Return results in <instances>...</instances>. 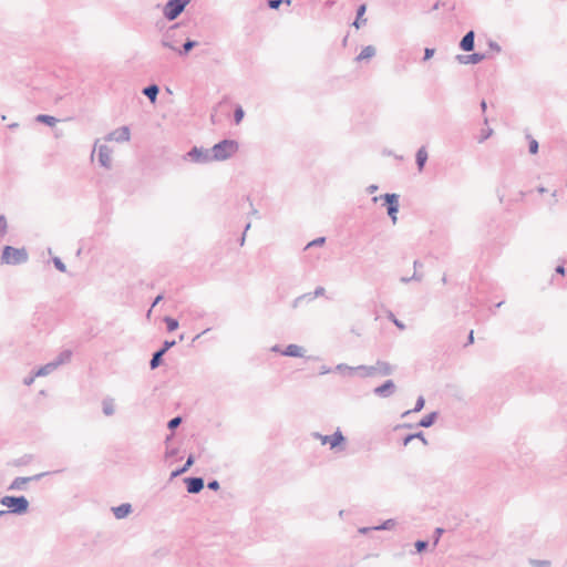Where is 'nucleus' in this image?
Masks as SVG:
<instances>
[{"label": "nucleus", "mask_w": 567, "mask_h": 567, "mask_svg": "<svg viewBox=\"0 0 567 567\" xmlns=\"http://www.w3.org/2000/svg\"><path fill=\"white\" fill-rule=\"evenodd\" d=\"M238 148L239 145L235 140H223L210 148L212 158L217 162L226 161L235 155Z\"/></svg>", "instance_id": "nucleus-1"}, {"label": "nucleus", "mask_w": 567, "mask_h": 567, "mask_svg": "<svg viewBox=\"0 0 567 567\" xmlns=\"http://www.w3.org/2000/svg\"><path fill=\"white\" fill-rule=\"evenodd\" d=\"M394 371V368L385 362V361H377L374 365H358L355 367V372L360 374L362 378L382 375L388 377L391 375Z\"/></svg>", "instance_id": "nucleus-2"}, {"label": "nucleus", "mask_w": 567, "mask_h": 567, "mask_svg": "<svg viewBox=\"0 0 567 567\" xmlns=\"http://www.w3.org/2000/svg\"><path fill=\"white\" fill-rule=\"evenodd\" d=\"M29 259L25 248H16L12 246H4L1 255V264L4 265H22Z\"/></svg>", "instance_id": "nucleus-3"}, {"label": "nucleus", "mask_w": 567, "mask_h": 567, "mask_svg": "<svg viewBox=\"0 0 567 567\" xmlns=\"http://www.w3.org/2000/svg\"><path fill=\"white\" fill-rule=\"evenodd\" d=\"M0 503L9 508V513L18 515L27 513L29 508V501L24 496H3Z\"/></svg>", "instance_id": "nucleus-4"}, {"label": "nucleus", "mask_w": 567, "mask_h": 567, "mask_svg": "<svg viewBox=\"0 0 567 567\" xmlns=\"http://www.w3.org/2000/svg\"><path fill=\"white\" fill-rule=\"evenodd\" d=\"M188 0H168L163 9V14L168 21L175 20L186 8Z\"/></svg>", "instance_id": "nucleus-5"}, {"label": "nucleus", "mask_w": 567, "mask_h": 567, "mask_svg": "<svg viewBox=\"0 0 567 567\" xmlns=\"http://www.w3.org/2000/svg\"><path fill=\"white\" fill-rule=\"evenodd\" d=\"M380 198H383L386 205L388 215L391 218L392 223L395 224L398 220L396 214L399 212V195L398 194H384L380 197H373V202H378Z\"/></svg>", "instance_id": "nucleus-6"}, {"label": "nucleus", "mask_w": 567, "mask_h": 567, "mask_svg": "<svg viewBox=\"0 0 567 567\" xmlns=\"http://www.w3.org/2000/svg\"><path fill=\"white\" fill-rule=\"evenodd\" d=\"M185 157L194 163H199V164H206V163L213 162L212 150L197 147V146L192 147L186 153Z\"/></svg>", "instance_id": "nucleus-7"}, {"label": "nucleus", "mask_w": 567, "mask_h": 567, "mask_svg": "<svg viewBox=\"0 0 567 567\" xmlns=\"http://www.w3.org/2000/svg\"><path fill=\"white\" fill-rule=\"evenodd\" d=\"M312 437L319 440L322 445L329 444L331 450L338 447L346 441V437L339 429L332 435H322L319 432H313Z\"/></svg>", "instance_id": "nucleus-8"}, {"label": "nucleus", "mask_w": 567, "mask_h": 567, "mask_svg": "<svg viewBox=\"0 0 567 567\" xmlns=\"http://www.w3.org/2000/svg\"><path fill=\"white\" fill-rule=\"evenodd\" d=\"M48 473H39V474H35L33 476H28V477H23V476H20V477H16L12 483L10 484L9 486V491H22V489H25V485L31 482V481H39L41 480L43 476H45Z\"/></svg>", "instance_id": "nucleus-9"}, {"label": "nucleus", "mask_w": 567, "mask_h": 567, "mask_svg": "<svg viewBox=\"0 0 567 567\" xmlns=\"http://www.w3.org/2000/svg\"><path fill=\"white\" fill-rule=\"evenodd\" d=\"M97 157L101 166L111 168L112 165V150L107 145L97 146Z\"/></svg>", "instance_id": "nucleus-10"}, {"label": "nucleus", "mask_w": 567, "mask_h": 567, "mask_svg": "<svg viewBox=\"0 0 567 567\" xmlns=\"http://www.w3.org/2000/svg\"><path fill=\"white\" fill-rule=\"evenodd\" d=\"M395 389V383L392 380H386L383 384L374 388L373 393L379 398H390Z\"/></svg>", "instance_id": "nucleus-11"}, {"label": "nucleus", "mask_w": 567, "mask_h": 567, "mask_svg": "<svg viewBox=\"0 0 567 567\" xmlns=\"http://www.w3.org/2000/svg\"><path fill=\"white\" fill-rule=\"evenodd\" d=\"M326 292V289L322 287V286H319L315 289L313 292H309V293H303L299 297H297L293 301H292V308H298L300 302L303 301V300H307V301H312L315 300L316 298L318 297H321L323 296Z\"/></svg>", "instance_id": "nucleus-12"}, {"label": "nucleus", "mask_w": 567, "mask_h": 567, "mask_svg": "<svg viewBox=\"0 0 567 567\" xmlns=\"http://www.w3.org/2000/svg\"><path fill=\"white\" fill-rule=\"evenodd\" d=\"M131 133L127 126H122L109 133L106 141L126 142L130 140Z\"/></svg>", "instance_id": "nucleus-13"}, {"label": "nucleus", "mask_w": 567, "mask_h": 567, "mask_svg": "<svg viewBox=\"0 0 567 567\" xmlns=\"http://www.w3.org/2000/svg\"><path fill=\"white\" fill-rule=\"evenodd\" d=\"M184 482L189 494H197L204 488V480L202 477H186Z\"/></svg>", "instance_id": "nucleus-14"}, {"label": "nucleus", "mask_w": 567, "mask_h": 567, "mask_svg": "<svg viewBox=\"0 0 567 567\" xmlns=\"http://www.w3.org/2000/svg\"><path fill=\"white\" fill-rule=\"evenodd\" d=\"M475 48V32L470 30L460 41V49L465 52H471Z\"/></svg>", "instance_id": "nucleus-15"}, {"label": "nucleus", "mask_w": 567, "mask_h": 567, "mask_svg": "<svg viewBox=\"0 0 567 567\" xmlns=\"http://www.w3.org/2000/svg\"><path fill=\"white\" fill-rule=\"evenodd\" d=\"M485 58H486V55L484 53H478V52L467 54V55L458 54L456 56L457 61L462 64H477V63L482 62Z\"/></svg>", "instance_id": "nucleus-16"}, {"label": "nucleus", "mask_w": 567, "mask_h": 567, "mask_svg": "<svg viewBox=\"0 0 567 567\" xmlns=\"http://www.w3.org/2000/svg\"><path fill=\"white\" fill-rule=\"evenodd\" d=\"M112 512L117 519L125 518L131 512L132 506L128 503L121 504L120 506L113 507Z\"/></svg>", "instance_id": "nucleus-17"}, {"label": "nucleus", "mask_w": 567, "mask_h": 567, "mask_svg": "<svg viewBox=\"0 0 567 567\" xmlns=\"http://www.w3.org/2000/svg\"><path fill=\"white\" fill-rule=\"evenodd\" d=\"M427 152H426V148L425 146H422L417 150L416 152V155H415V161H416V165H417V169L421 172L423 171L424 168V165L427 161Z\"/></svg>", "instance_id": "nucleus-18"}, {"label": "nucleus", "mask_w": 567, "mask_h": 567, "mask_svg": "<svg viewBox=\"0 0 567 567\" xmlns=\"http://www.w3.org/2000/svg\"><path fill=\"white\" fill-rule=\"evenodd\" d=\"M282 354L287 357L300 358L303 357V349L298 344H289L285 351H282Z\"/></svg>", "instance_id": "nucleus-19"}, {"label": "nucleus", "mask_w": 567, "mask_h": 567, "mask_svg": "<svg viewBox=\"0 0 567 567\" xmlns=\"http://www.w3.org/2000/svg\"><path fill=\"white\" fill-rule=\"evenodd\" d=\"M194 462H195L194 455H192V454L188 455L185 464L182 465L181 468H177V470L172 472L171 478H175V477L182 475L183 473L187 472L189 470V467L194 464Z\"/></svg>", "instance_id": "nucleus-20"}, {"label": "nucleus", "mask_w": 567, "mask_h": 567, "mask_svg": "<svg viewBox=\"0 0 567 567\" xmlns=\"http://www.w3.org/2000/svg\"><path fill=\"white\" fill-rule=\"evenodd\" d=\"M159 93V87L156 84H151L143 89V94L148 97V100L154 103Z\"/></svg>", "instance_id": "nucleus-21"}, {"label": "nucleus", "mask_w": 567, "mask_h": 567, "mask_svg": "<svg viewBox=\"0 0 567 567\" xmlns=\"http://www.w3.org/2000/svg\"><path fill=\"white\" fill-rule=\"evenodd\" d=\"M72 358V351L66 349L59 353V355L53 360V362L56 364V368H59L62 364L69 363Z\"/></svg>", "instance_id": "nucleus-22"}, {"label": "nucleus", "mask_w": 567, "mask_h": 567, "mask_svg": "<svg viewBox=\"0 0 567 567\" xmlns=\"http://www.w3.org/2000/svg\"><path fill=\"white\" fill-rule=\"evenodd\" d=\"M365 10H367V6L365 4H361L359 6L358 10H357V18L353 22V25L359 29L362 24H365L367 23V19L363 18L364 13H365Z\"/></svg>", "instance_id": "nucleus-23"}, {"label": "nucleus", "mask_w": 567, "mask_h": 567, "mask_svg": "<svg viewBox=\"0 0 567 567\" xmlns=\"http://www.w3.org/2000/svg\"><path fill=\"white\" fill-rule=\"evenodd\" d=\"M436 419H437V412H431L421 419V421L417 423V426L430 427L434 424Z\"/></svg>", "instance_id": "nucleus-24"}, {"label": "nucleus", "mask_w": 567, "mask_h": 567, "mask_svg": "<svg viewBox=\"0 0 567 567\" xmlns=\"http://www.w3.org/2000/svg\"><path fill=\"white\" fill-rule=\"evenodd\" d=\"M374 55H375V48L373 45H367L361 50V52L359 53V55L357 56L355 60L362 61V60L370 59Z\"/></svg>", "instance_id": "nucleus-25"}, {"label": "nucleus", "mask_w": 567, "mask_h": 567, "mask_svg": "<svg viewBox=\"0 0 567 567\" xmlns=\"http://www.w3.org/2000/svg\"><path fill=\"white\" fill-rule=\"evenodd\" d=\"M56 364L51 361L47 364H44L43 367H41L37 372H35V377H45L50 373H52L54 370H56Z\"/></svg>", "instance_id": "nucleus-26"}, {"label": "nucleus", "mask_w": 567, "mask_h": 567, "mask_svg": "<svg viewBox=\"0 0 567 567\" xmlns=\"http://www.w3.org/2000/svg\"><path fill=\"white\" fill-rule=\"evenodd\" d=\"M164 354L165 353L163 351H161V350H157V351H155L153 353L152 359L150 361V368L152 370H154V369H156V368H158L161 365L162 359H163Z\"/></svg>", "instance_id": "nucleus-27"}, {"label": "nucleus", "mask_w": 567, "mask_h": 567, "mask_svg": "<svg viewBox=\"0 0 567 567\" xmlns=\"http://www.w3.org/2000/svg\"><path fill=\"white\" fill-rule=\"evenodd\" d=\"M102 410L106 416L113 415L115 412L113 399H104L102 402Z\"/></svg>", "instance_id": "nucleus-28"}, {"label": "nucleus", "mask_w": 567, "mask_h": 567, "mask_svg": "<svg viewBox=\"0 0 567 567\" xmlns=\"http://www.w3.org/2000/svg\"><path fill=\"white\" fill-rule=\"evenodd\" d=\"M162 45L164 48H167V49H171L173 51H178V49L176 48L173 39H172V35L169 34V32H166L161 41Z\"/></svg>", "instance_id": "nucleus-29"}, {"label": "nucleus", "mask_w": 567, "mask_h": 567, "mask_svg": "<svg viewBox=\"0 0 567 567\" xmlns=\"http://www.w3.org/2000/svg\"><path fill=\"white\" fill-rule=\"evenodd\" d=\"M35 120H37V122L44 123L49 126H53L58 122V120L54 116L47 115V114H40L37 116Z\"/></svg>", "instance_id": "nucleus-30"}, {"label": "nucleus", "mask_w": 567, "mask_h": 567, "mask_svg": "<svg viewBox=\"0 0 567 567\" xmlns=\"http://www.w3.org/2000/svg\"><path fill=\"white\" fill-rule=\"evenodd\" d=\"M424 404H425V400L423 396H419L416 402H415V405L412 410H409V411H405L402 416H406L408 414L412 413V412H420L423 408H424Z\"/></svg>", "instance_id": "nucleus-31"}, {"label": "nucleus", "mask_w": 567, "mask_h": 567, "mask_svg": "<svg viewBox=\"0 0 567 567\" xmlns=\"http://www.w3.org/2000/svg\"><path fill=\"white\" fill-rule=\"evenodd\" d=\"M396 525V522L394 519H386L381 525L374 526V530H390Z\"/></svg>", "instance_id": "nucleus-32"}, {"label": "nucleus", "mask_w": 567, "mask_h": 567, "mask_svg": "<svg viewBox=\"0 0 567 567\" xmlns=\"http://www.w3.org/2000/svg\"><path fill=\"white\" fill-rule=\"evenodd\" d=\"M197 45V42L194 41V40H187L184 44H183V49L182 50H178L177 52L179 54H187L192 49H194L195 47Z\"/></svg>", "instance_id": "nucleus-33"}, {"label": "nucleus", "mask_w": 567, "mask_h": 567, "mask_svg": "<svg viewBox=\"0 0 567 567\" xmlns=\"http://www.w3.org/2000/svg\"><path fill=\"white\" fill-rule=\"evenodd\" d=\"M529 565L532 567H550L551 561L548 559H529Z\"/></svg>", "instance_id": "nucleus-34"}, {"label": "nucleus", "mask_w": 567, "mask_h": 567, "mask_svg": "<svg viewBox=\"0 0 567 567\" xmlns=\"http://www.w3.org/2000/svg\"><path fill=\"white\" fill-rule=\"evenodd\" d=\"M164 322L166 323L167 330L169 332L175 331L178 328V321L172 317H165Z\"/></svg>", "instance_id": "nucleus-35"}, {"label": "nucleus", "mask_w": 567, "mask_h": 567, "mask_svg": "<svg viewBox=\"0 0 567 567\" xmlns=\"http://www.w3.org/2000/svg\"><path fill=\"white\" fill-rule=\"evenodd\" d=\"M245 112L240 105L236 106L234 111V121L236 124H239L244 118Z\"/></svg>", "instance_id": "nucleus-36"}, {"label": "nucleus", "mask_w": 567, "mask_h": 567, "mask_svg": "<svg viewBox=\"0 0 567 567\" xmlns=\"http://www.w3.org/2000/svg\"><path fill=\"white\" fill-rule=\"evenodd\" d=\"M182 423V417L181 416H175L173 419H171L167 423V426L169 430H175L177 429Z\"/></svg>", "instance_id": "nucleus-37"}, {"label": "nucleus", "mask_w": 567, "mask_h": 567, "mask_svg": "<svg viewBox=\"0 0 567 567\" xmlns=\"http://www.w3.org/2000/svg\"><path fill=\"white\" fill-rule=\"evenodd\" d=\"M32 460V456L31 455H24L18 460H16L13 462V465L14 466H22V465H27L30 461Z\"/></svg>", "instance_id": "nucleus-38"}, {"label": "nucleus", "mask_w": 567, "mask_h": 567, "mask_svg": "<svg viewBox=\"0 0 567 567\" xmlns=\"http://www.w3.org/2000/svg\"><path fill=\"white\" fill-rule=\"evenodd\" d=\"M388 318L400 329V330H404L405 329V324L400 321L392 312H389V316Z\"/></svg>", "instance_id": "nucleus-39"}, {"label": "nucleus", "mask_w": 567, "mask_h": 567, "mask_svg": "<svg viewBox=\"0 0 567 567\" xmlns=\"http://www.w3.org/2000/svg\"><path fill=\"white\" fill-rule=\"evenodd\" d=\"M7 228H8V223H7L6 216L0 215V237L6 235Z\"/></svg>", "instance_id": "nucleus-40"}, {"label": "nucleus", "mask_w": 567, "mask_h": 567, "mask_svg": "<svg viewBox=\"0 0 567 567\" xmlns=\"http://www.w3.org/2000/svg\"><path fill=\"white\" fill-rule=\"evenodd\" d=\"M414 546L417 553H422L427 548L429 543L426 540H416Z\"/></svg>", "instance_id": "nucleus-41"}, {"label": "nucleus", "mask_w": 567, "mask_h": 567, "mask_svg": "<svg viewBox=\"0 0 567 567\" xmlns=\"http://www.w3.org/2000/svg\"><path fill=\"white\" fill-rule=\"evenodd\" d=\"M53 264H54L55 268L58 270H60L61 272L66 271V267H65L64 262L59 257L53 258Z\"/></svg>", "instance_id": "nucleus-42"}, {"label": "nucleus", "mask_w": 567, "mask_h": 567, "mask_svg": "<svg viewBox=\"0 0 567 567\" xmlns=\"http://www.w3.org/2000/svg\"><path fill=\"white\" fill-rule=\"evenodd\" d=\"M326 241V238L324 237H318L316 239H313L312 241H310L307 246H306V249L310 248V247H316V246H321L323 245Z\"/></svg>", "instance_id": "nucleus-43"}, {"label": "nucleus", "mask_w": 567, "mask_h": 567, "mask_svg": "<svg viewBox=\"0 0 567 567\" xmlns=\"http://www.w3.org/2000/svg\"><path fill=\"white\" fill-rule=\"evenodd\" d=\"M176 344V341L175 340H165L163 342V346L162 348L159 349L161 351H163L164 353H166L171 348H173L174 346Z\"/></svg>", "instance_id": "nucleus-44"}, {"label": "nucleus", "mask_w": 567, "mask_h": 567, "mask_svg": "<svg viewBox=\"0 0 567 567\" xmlns=\"http://www.w3.org/2000/svg\"><path fill=\"white\" fill-rule=\"evenodd\" d=\"M528 148L529 153L536 154L538 152V142L536 140H530Z\"/></svg>", "instance_id": "nucleus-45"}, {"label": "nucleus", "mask_w": 567, "mask_h": 567, "mask_svg": "<svg viewBox=\"0 0 567 567\" xmlns=\"http://www.w3.org/2000/svg\"><path fill=\"white\" fill-rule=\"evenodd\" d=\"M434 53H435L434 49L425 48L423 60L426 61V60L431 59L434 55Z\"/></svg>", "instance_id": "nucleus-46"}, {"label": "nucleus", "mask_w": 567, "mask_h": 567, "mask_svg": "<svg viewBox=\"0 0 567 567\" xmlns=\"http://www.w3.org/2000/svg\"><path fill=\"white\" fill-rule=\"evenodd\" d=\"M282 2H284V0H269L268 7L270 9H278Z\"/></svg>", "instance_id": "nucleus-47"}, {"label": "nucleus", "mask_w": 567, "mask_h": 567, "mask_svg": "<svg viewBox=\"0 0 567 567\" xmlns=\"http://www.w3.org/2000/svg\"><path fill=\"white\" fill-rule=\"evenodd\" d=\"M207 487L212 491H217V489H219L220 485H219L218 481L214 480V481L208 482Z\"/></svg>", "instance_id": "nucleus-48"}, {"label": "nucleus", "mask_w": 567, "mask_h": 567, "mask_svg": "<svg viewBox=\"0 0 567 567\" xmlns=\"http://www.w3.org/2000/svg\"><path fill=\"white\" fill-rule=\"evenodd\" d=\"M492 134H493V130L492 128H488L487 131L483 132L482 135H481V138H480V143H482L485 140H487Z\"/></svg>", "instance_id": "nucleus-49"}, {"label": "nucleus", "mask_w": 567, "mask_h": 567, "mask_svg": "<svg viewBox=\"0 0 567 567\" xmlns=\"http://www.w3.org/2000/svg\"><path fill=\"white\" fill-rule=\"evenodd\" d=\"M338 371H343V370H349L351 372H355V368H352V367H348L347 364H338L337 368H336Z\"/></svg>", "instance_id": "nucleus-50"}, {"label": "nucleus", "mask_w": 567, "mask_h": 567, "mask_svg": "<svg viewBox=\"0 0 567 567\" xmlns=\"http://www.w3.org/2000/svg\"><path fill=\"white\" fill-rule=\"evenodd\" d=\"M412 436H414V439H419V440H421V441H422V443H423L424 445H426V444H427V441H426V439L424 437L423 432L414 433V434H412Z\"/></svg>", "instance_id": "nucleus-51"}, {"label": "nucleus", "mask_w": 567, "mask_h": 567, "mask_svg": "<svg viewBox=\"0 0 567 567\" xmlns=\"http://www.w3.org/2000/svg\"><path fill=\"white\" fill-rule=\"evenodd\" d=\"M488 47H489L492 50L496 51V52H499V51H501V47H499V44H498V43H496L495 41H489V42H488Z\"/></svg>", "instance_id": "nucleus-52"}, {"label": "nucleus", "mask_w": 567, "mask_h": 567, "mask_svg": "<svg viewBox=\"0 0 567 567\" xmlns=\"http://www.w3.org/2000/svg\"><path fill=\"white\" fill-rule=\"evenodd\" d=\"M249 228H250V223H248V224L246 225V227H245L244 234H243V236H241V238H240V246H243V245L245 244L246 233H247V230H248Z\"/></svg>", "instance_id": "nucleus-53"}, {"label": "nucleus", "mask_w": 567, "mask_h": 567, "mask_svg": "<svg viewBox=\"0 0 567 567\" xmlns=\"http://www.w3.org/2000/svg\"><path fill=\"white\" fill-rule=\"evenodd\" d=\"M412 280H415V281H421L422 280V275H420L417 272V270H414L412 277H411Z\"/></svg>", "instance_id": "nucleus-54"}, {"label": "nucleus", "mask_w": 567, "mask_h": 567, "mask_svg": "<svg viewBox=\"0 0 567 567\" xmlns=\"http://www.w3.org/2000/svg\"><path fill=\"white\" fill-rule=\"evenodd\" d=\"M370 530H374L373 527H361L359 528V533L362 535L368 534Z\"/></svg>", "instance_id": "nucleus-55"}, {"label": "nucleus", "mask_w": 567, "mask_h": 567, "mask_svg": "<svg viewBox=\"0 0 567 567\" xmlns=\"http://www.w3.org/2000/svg\"><path fill=\"white\" fill-rule=\"evenodd\" d=\"M473 342H474V332H473V330H472V331H470V333H468L466 344H472Z\"/></svg>", "instance_id": "nucleus-56"}, {"label": "nucleus", "mask_w": 567, "mask_h": 567, "mask_svg": "<svg viewBox=\"0 0 567 567\" xmlns=\"http://www.w3.org/2000/svg\"><path fill=\"white\" fill-rule=\"evenodd\" d=\"M555 271H556V274L565 275V267L559 265L556 267Z\"/></svg>", "instance_id": "nucleus-57"}, {"label": "nucleus", "mask_w": 567, "mask_h": 567, "mask_svg": "<svg viewBox=\"0 0 567 567\" xmlns=\"http://www.w3.org/2000/svg\"><path fill=\"white\" fill-rule=\"evenodd\" d=\"M412 440H414V436H412V434H409L404 437L403 444L408 445Z\"/></svg>", "instance_id": "nucleus-58"}, {"label": "nucleus", "mask_w": 567, "mask_h": 567, "mask_svg": "<svg viewBox=\"0 0 567 567\" xmlns=\"http://www.w3.org/2000/svg\"><path fill=\"white\" fill-rule=\"evenodd\" d=\"M331 371L330 368L326 367V365H322L321 369H320V374H327Z\"/></svg>", "instance_id": "nucleus-59"}, {"label": "nucleus", "mask_w": 567, "mask_h": 567, "mask_svg": "<svg viewBox=\"0 0 567 567\" xmlns=\"http://www.w3.org/2000/svg\"><path fill=\"white\" fill-rule=\"evenodd\" d=\"M33 381H34V377H29V378H25L23 382L25 385H30L33 383Z\"/></svg>", "instance_id": "nucleus-60"}, {"label": "nucleus", "mask_w": 567, "mask_h": 567, "mask_svg": "<svg viewBox=\"0 0 567 567\" xmlns=\"http://www.w3.org/2000/svg\"><path fill=\"white\" fill-rule=\"evenodd\" d=\"M377 189H378V186H377V185H370V186L367 188L368 193H370V194L374 193Z\"/></svg>", "instance_id": "nucleus-61"}, {"label": "nucleus", "mask_w": 567, "mask_h": 567, "mask_svg": "<svg viewBox=\"0 0 567 567\" xmlns=\"http://www.w3.org/2000/svg\"><path fill=\"white\" fill-rule=\"evenodd\" d=\"M163 299V296H157L152 305V308L155 307L161 300Z\"/></svg>", "instance_id": "nucleus-62"}, {"label": "nucleus", "mask_w": 567, "mask_h": 567, "mask_svg": "<svg viewBox=\"0 0 567 567\" xmlns=\"http://www.w3.org/2000/svg\"><path fill=\"white\" fill-rule=\"evenodd\" d=\"M481 109H482L483 112H485L486 109H487V104H486V102L484 100L481 102Z\"/></svg>", "instance_id": "nucleus-63"}, {"label": "nucleus", "mask_w": 567, "mask_h": 567, "mask_svg": "<svg viewBox=\"0 0 567 567\" xmlns=\"http://www.w3.org/2000/svg\"><path fill=\"white\" fill-rule=\"evenodd\" d=\"M413 266H414V270H417L419 267H422V264L419 260H415Z\"/></svg>", "instance_id": "nucleus-64"}]
</instances>
